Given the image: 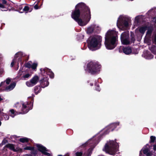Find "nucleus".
<instances>
[{
	"mask_svg": "<svg viewBox=\"0 0 156 156\" xmlns=\"http://www.w3.org/2000/svg\"><path fill=\"white\" fill-rule=\"evenodd\" d=\"M75 9L72 12V18L81 26L86 25L91 19V13L90 8L85 4L80 2L75 6Z\"/></svg>",
	"mask_w": 156,
	"mask_h": 156,
	"instance_id": "nucleus-1",
	"label": "nucleus"
},
{
	"mask_svg": "<svg viewBox=\"0 0 156 156\" xmlns=\"http://www.w3.org/2000/svg\"><path fill=\"white\" fill-rule=\"evenodd\" d=\"M105 44L108 50H112L116 46L118 41L117 32L114 29L109 30L105 35Z\"/></svg>",
	"mask_w": 156,
	"mask_h": 156,
	"instance_id": "nucleus-2",
	"label": "nucleus"
},
{
	"mask_svg": "<svg viewBox=\"0 0 156 156\" xmlns=\"http://www.w3.org/2000/svg\"><path fill=\"white\" fill-rule=\"evenodd\" d=\"M102 37L99 35H95L89 38L87 41L89 49L94 51L99 49L101 46Z\"/></svg>",
	"mask_w": 156,
	"mask_h": 156,
	"instance_id": "nucleus-3",
	"label": "nucleus"
},
{
	"mask_svg": "<svg viewBox=\"0 0 156 156\" xmlns=\"http://www.w3.org/2000/svg\"><path fill=\"white\" fill-rule=\"evenodd\" d=\"M119 145L115 140L107 141L103 150L111 155H114L118 151Z\"/></svg>",
	"mask_w": 156,
	"mask_h": 156,
	"instance_id": "nucleus-4",
	"label": "nucleus"
},
{
	"mask_svg": "<svg viewBox=\"0 0 156 156\" xmlns=\"http://www.w3.org/2000/svg\"><path fill=\"white\" fill-rule=\"evenodd\" d=\"M33 106V101H26L20 103L17 102L14 105V107L19 111V114L27 113L32 108Z\"/></svg>",
	"mask_w": 156,
	"mask_h": 156,
	"instance_id": "nucleus-5",
	"label": "nucleus"
},
{
	"mask_svg": "<svg viewBox=\"0 0 156 156\" xmlns=\"http://www.w3.org/2000/svg\"><path fill=\"white\" fill-rule=\"evenodd\" d=\"M101 136L98 135H96L89 140L86 143L82 145L83 147L87 144L90 145V148L88 150L87 153L84 154L85 156H90L94 148L98 143L100 140Z\"/></svg>",
	"mask_w": 156,
	"mask_h": 156,
	"instance_id": "nucleus-6",
	"label": "nucleus"
},
{
	"mask_svg": "<svg viewBox=\"0 0 156 156\" xmlns=\"http://www.w3.org/2000/svg\"><path fill=\"white\" fill-rule=\"evenodd\" d=\"M101 68V66L98 62L91 61L87 64L85 70L86 72L94 74L98 73Z\"/></svg>",
	"mask_w": 156,
	"mask_h": 156,
	"instance_id": "nucleus-7",
	"label": "nucleus"
},
{
	"mask_svg": "<svg viewBox=\"0 0 156 156\" xmlns=\"http://www.w3.org/2000/svg\"><path fill=\"white\" fill-rule=\"evenodd\" d=\"M130 21V20L129 17L120 16L117 20V26L119 29H125L128 26Z\"/></svg>",
	"mask_w": 156,
	"mask_h": 156,
	"instance_id": "nucleus-8",
	"label": "nucleus"
},
{
	"mask_svg": "<svg viewBox=\"0 0 156 156\" xmlns=\"http://www.w3.org/2000/svg\"><path fill=\"white\" fill-rule=\"evenodd\" d=\"M119 124L120 122L118 121L110 124L104 129L103 131L104 132V134H107L111 131H113Z\"/></svg>",
	"mask_w": 156,
	"mask_h": 156,
	"instance_id": "nucleus-9",
	"label": "nucleus"
},
{
	"mask_svg": "<svg viewBox=\"0 0 156 156\" xmlns=\"http://www.w3.org/2000/svg\"><path fill=\"white\" fill-rule=\"evenodd\" d=\"M120 38L122 43L123 44L127 45L129 44V33L128 31L123 32L121 34Z\"/></svg>",
	"mask_w": 156,
	"mask_h": 156,
	"instance_id": "nucleus-10",
	"label": "nucleus"
},
{
	"mask_svg": "<svg viewBox=\"0 0 156 156\" xmlns=\"http://www.w3.org/2000/svg\"><path fill=\"white\" fill-rule=\"evenodd\" d=\"M100 30V27L98 24H93L89 26L87 28L86 32L88 34H92L94 31H99Z\"/></svg>",
	"mask_w": 156,
	"mask_h": 156,
	"instance_id": "nucleus-11",
	"label": "nucleus"
},
{
	"mask_svg": "<svg viewBox=\"0 0 156 156\" xmlns=\"http://www.w3.org/2000/svg\"><path fill=\"white\" fill-rule=\"evenodd\" d=\"M40 70L44 76H46L48 75L51 78H53L54 77V74L50 69L45 67L43 69H40Z\"/></svg>",
	"mask_w": 156,
	"mask_h": 156,
	"instance_id": "nucleus-12",
	"label": "nucleus"
},
{
	"mask_svg": "<svg viewBox=\"0 0 156 156\" xmlns=\"http://www.w3.org/2000/svg\"><path fill=\"white\" fill-rule=\"evenodd\" d=\"M35 145L37 148L38 150L42 153L48 156H50V154L47 152L48 151L45 147L40 144H36Z\"/></svg>",
	"mask_w": 156,
	"mask_h": 156,
	"instance_id": "nucleus-13",
	"label": "nucleus"
},
{
	"mask_svg": "<svg viewBox=\"0 0 156 156\" xmlns=\"http://www.w3.org/2000/svg\"><path fill=\"white\" fill-rule=\"evenodd\" d=\"M25 56V54L21 51L18 52L15 54L14 58L17 59L18 67H19V63H20L21 64H22V59L21 58Z\"/></svg>",
	"mask_w": 156,
	"mask_h": 156,
	"instance_id": "nucleus-14",
	"label": "nucleus"
},
{
	"mask_svg": "<svg viewBox=\"0 0 156 156\" xmlns=\"http://www.w3.org/2000/svg\"><path fill=\"white\" fill-rule=\"evenodd\" d=\"M48 80V78L47 77L43 78L40 80V84L42 87L44 88L48 85L49 83Z\"/></svg>",
	"mask_w": 156,
	"mask_h": 156,
	"instance_id": "nucleus-15",
	"label": "nucleus"
},
{
	"mask_svg": "<svg viewBox=\"0 0 156 156\" xmlns=\"http://www.w3.org/2000/svg\"><path fill=\"white\" fill-rule=\"evenodd\" d=\"M142 56L147 59H151L153 58V55L147 51H144Z\"/></svg>",
	"mask_w": 156,
	"mask_h": 156,
	"instance_id": "nucleus-16",
	"label": "nucleus"
},
{
	"mask_svg": "<svg viewBox=\"0 0 156 156\" xmlns=\"http://www.w3.org/2000/svg\"><path fill=\"white\" fill-rule=\"evenodd\" d=\"M147 30L145 38L148 39L151 37L152 32L153 30V27H149L148 26V28Z\"/></svg>",
	"mask_w": 156,
	"mask_h": 156,
	"instance_id": "nucleus-17",
	"label": "nucleus"
},
{
	"mask_svg": "<svg viewBox=\"0 0 156 156\" xmlns=\"http://www.w3.org/2000/svg\"><path fill=\"white\" fill-rule=\"evenodd\" d=\"M37 64L36 63L32 64L30 62H28L26 65V66L29 68H32L33 70H35L36 69Z\"/></svg>",
	"mask_w": 156,
	"mask_h": 156,
	"instance_id": "nucleus-18",
	"label": "nucleus"
},
{
	"mask_svg": "<svg viewBox=\"0 0 156 156\" xmlns=\"http://www.w3.org/2000/svg\"><path fill=\"white\" fill-rule=\"evenodd\" d=\"M148 28V26L146 25L143 26L138 28V30L140 33L144 34L145 31Z\"/></svg>",
	"mask_w": 156,
	"mask_h": 156,
	"instance_id": "nucleus-19",
	"label": "nucleus"
},
{
	"mask_svg": "<svg viewBox=\"0 0 156 156\" xmlns=\"http://www.w3.org/2000/svg\"><path fill=\"white\" fill-rule=\"evenodd\" d=\"M143 151L144 154H146L147 153L150 151L149 145L148 144H147L145 146L143 147L142 150L140 151V155L141 154V151Z\"/></svg>",
	"mask_w": 156,
	"mask_h": 156,
	"instance_id": "nucleus-20",
	"label": "nucleus"
},
{
	"mask_svg": "<svg viewBox=\"0 0 156 156\" xmlns=\"http://www.w3.org/2000/svg\"><path fill=\"white\" fill-rule=\"evenodd\" d=\"M16 83L15 82L11 83L9 85L6 87L5 90L7 91H10L13 90L16 86Z\"/></svg>",
	"mask_w": 156,
	"mask_h": 156,
	"instance_id": "nucleus-21",
	"label": "nucleus"
},
{
	"mask_svg": "<svg viewBox=\"0 0 156 156\" xmlns=\"http://www.w3.org/2000/svg\"><path fill=\"white\" fill-rule=\"evenodd\" d=\"M123 52L126 55H129L131 53L132 50L129 47H125L123 48Z\"/></svg>",
	"mask_w": 156,
	"mask_h": 156,
	"instance_id": "nucleus-22",
	"label": "nucleus"
},
{
	"mask_svg": "<svg viewBox=\"0 0 156 156\" xmlns=\"http://www.w3.org/2000/svg\"><path fill=\"white\" fill-rule=\"evenodd\" d=\"M39 79L38 77L37 76H34L31 80L33 84L35 85L38 81Z\"/></svg>",
	"mask_w": 156,
	"mask_h": 156,
	"instance_id": "nucleus-23",
	"label": "nucleus"
},
{
	"mask_svg": "<svg viewBox=\"0 0 156 156\" xmlns=\"http://www.w3.org/2000/svg\"><path fill=\"white\" fill-rule=\"evenodd\" d=\"M9 111L11 112L10 116L12 118L14 117L15 115L17 114H19V112L18 110V112H17L15 111L14 109H12L10 110Z\"/></svg>",
	"mask_w": 156,
	"mask_h": 156,
	"instance_id": "nucleus-24",
	"label": "nucleus"
},
{
	"mask_svg": "<svg viewBox=\"0 0 156 156\" xmlns=\"http://www.w3.org/2000/svg\"><path fill=\"white\" fill-rule=\"evenodd\" d=\"M149 48L150 51L154 54H156V46L151 45L149 46Z\"/></svg>",
	"mask_w": 156,
	"mask_h": 156,
	"instance_id": "nucleus-25",
	"label": "nucleus"
},
{
	"mask_svg": "<svg viewBox=\"0 0 156 156\" xmlns=\"http://www.w3.org/2000/svg\"><path fill=\"white\" fill-rule=\"evenodd\" d=\"M5 147H6L9 148L10 150L13 151H15V147L13 144H6Z\"/></svg>",
	"mask_w": 156,
	"mask_h": 156,
	"instance_id": "nucleus-26",
	"label": "nucleus"
},
{
	"mask_svg": "<svg viewBox=\"0 0 156 156\" xmlns=\"http://www.w3.org/2000/svg\"><path fill=\"white\" fill-rule=\"evenodd\" d=\"M30 140V139L28 138L24 137L20 138L19 140L20 142L24 143L25 142H28Z\"/></svg>",
	"mask_w": 156,
	"mask_h": 156,
	"instance_id": "nucleus-27",
	"label": "nucleus"
},
{
	"mask_svg": "<svg viewBox=\"0 0 156 156\" xmlns=\"http://www.w3.org/2000/svg\"><path fill=\"white\" fill-rule=\"evenodd\" d=\"M41 90V88L39 86H36L34 87V91L36 94L39 93Z\"/></svg>",
	"mask_w": 156,
	"mask_h": 156,
	"instance_id": "nucleus-28",
	"label": "nucleus"
},
{
	"mask_svg": "<svg viewBox=\"0 0 156 156\" xmlns=\"http://www.w3.org/2000/svg\"><path fill=\"white\" fill-rule=\"evenodd\" d=\"M15 64H16L17 66V69H18L19 67H18V66L17 65V59H16L15 58H14L13 59V60L12 62H11V67H12Z\"/></svg>",
	"mask_w": 156,
	"mask_h": 156,
	"instance_id": "nucleus-29",
	"label": "nucleus"
},
{
	"mask_svg": "<svg viewBox=\"0 0 156 156\" xmlns=\"http://www.w3.org/2000/svg\"><path fill=\"white\" fill-rule=\"evenodd\" d=\"M30 76V75L28 73L25 74H24V73L23 74V77H22L21 78L22 80H26Z\"/></svg>",
	"mask_w": 156,
	"mask_h": 156,
	"instance_id": "nucleus-30",
	"label": "nucleus"
},
{
	"mask_svg": "<svg viewBox=\"0 0 156 156\" xmlns=\"http://www.w3.org/2000/svg\"><path fill=\"white\" fill-rule=\"evenodd\" d=\"M23 10L24 11L26 12L27 13L28 12H31L32 11V10H30L29 7L27 6H26L23 9Z\"/></svg>",
	"mask_w": 156,
	"mask_h": 156,
	"instance_id": "nucleus-31",
	"label": "nucleus"
},
{
	"mask_svg": "<svg viewBox=\"0 0 156 156\" xmlns=\"http://www.w3.org/2000/svg\"><path fill=\"white\" fill-rule=\"evenodd\" d=\"M34 149V147L30 146H27L23 148V150H25L32 151Z\"/></svg>",
	"mask_w": 156,
	"mask_h": 156,
	"instance_id": "nucleus-32",
	"label": "nucleus"
},
{
	"mask_svg": "<svg viewBox=\"0 0 156 156\" xmlns=\"http://www.w3.org/2000/svg\"><path fill=\"white\" fill-rule=\"evenodd\" d=\"M0 9L2 11H6L7 10V8L5 7L4 5L1 4H0Z\"/></svg>",
	"mask_w": 156,
	"mask_h": 156,
	"instance_id": "nucleus-33",
	"label": "nucleus"
},
{
	"mask_svg": "<svg viewBox=\"0 0 156 156\" xmlns=\"http://www.w3.org/2000/svg\"><path fill=\"white\" fill-rule=\"evenodd\" d=\"M26 84L28 87H31L34 86L30 80V81L27 82Z\"/></svg>",
	"mask_w": 156,
	"mask_h": 156,
	"instance_id": "nucleus-34",
	"label": "nucleus"
},
{
	"mask_svg": "<svg viewBox=\"0 0 156 156\" xmlns=\"http://www.w3.org/2000/svg\"><path fill=\"white\" fill-rule=\"evenodd\" d=\"M150 140L151 142H154L155 140L156 137L154 136H151L150 137Z\"/></svg>",
	"mask_w": 156,
	"mask_h": 156,
	"instance_id": "nucleus-35",
	"label": "nucleus"
},
{
	"mask_svg": "<svg viewBox=\"0 0 156 156\" xmlns=\"http://www.w3.org/2000/svg\"><path fill=\"white\" fill-rule=\"evenodd\" d=\"M95 90L99 91L100 90L99 85L97 84H95Z\"/></svg>",
	"mask_w": 156,
	"mask_h": 156,
	"instance_id": "nucleus-36",
	"label": "nucleus"
},
{
	"mask_svg": "<svg viewBox=\"0 0 156 156\" xmlns=\"http://www.w3.org/2000/svg\"><path fill=\"white\" fill-rule=\"evenodd\" d=\"M3 115L4 116V119L5 120H8L9 119V116L8 115H6V114H3V115Z\"/></svg>",
	"mask_w": 156,
	"mask_h": 156,
	"instance_id": "nucleus-37",
	"label": "nucleus"
},
{
	"mask_svg": "<svg viewBox=\"0 0 156 156\" xmlns=\"http://www.w3.org/2000/svg\"><path fill=\"white\" fill-rule=\"evenodd\" d=\"M76 156H81L83 154V152L82 151H77L76 153Z\"/></svg>",
	"mask_w": 156,
	"mask_h": 156,
	"instance_id": "nucleus-38",
	"label": "nucleus"
},
{
	"mask_svg": "<svg viewBox=\"0 0 156 156\" xmlns=\"http://www.w3.org/2000/svg\"><path fill=\"white\" fill-rule=\"evenodd\" d=\"M140 17H141L139 16H136L135 18V21L136 23H138L140 21Z\"/></svg>",
	"mask_w": 156,
	"mask_h": 156,
	"instance_id": "nucleus-39",
	"label": "nucleus"
},
{
	"mask_svg": "<svg viewBox=\"0 0 156 156\" xmlns=\"http://www.w3.org/2000/svg\"><path fill=\"white\" fill-rule=\"evenodd\" d=\"M23 74H24L23 72L22 71V70L20 69L18 73V76H19V77H20L22 75H23Z\"/></svg>",
	"mask_w": 156,
	"mask_h": 156,
	"instance_id": "nucleus-40",
	"label": "nucleus"
},
{
	"mask_svg": "<svg viewBox=\"0 0 156 156\" xmlns=\"http://www.w3.org/2000/svg\"><path fill=\"white\" fill-rule=\"evenodd\" d=\"M156 9L155 8L152 9H151L149 11V12H151L152 15L154 13V12H155Z\"/></svg>",
	"mask_w": 156,
	"mask_h": 156,
	"instance_id": "nucleus-41",
	"label": "nucleus"
},
{
	"mask_svg": "<svg viewBox=\"0 0 156 156\" xmlns=\"http://www.w3.org/2000/svg\"><path fill=\"white\" fill-rule=\"evenodd\" d=\"M31 151L32 152L31 154H34V155H35L37 154V151L36 150H35L34 147V149L33 150Z\"/></svg>",
	"mask_w": 156,
	"mask_h": 156,
	"instance_id": "nucleus-42",
	"label": "nucleus"
},
{
	"mask_svg": "<svg viewBox=\"0 0 156 156\" xmlns=\"http://www.w3.org/2000/svg\"><path fill=\"white\" fill-rule=\"evenodd\" d=\"M6 83L7 84H9L11 82V79L8 78L5 80Z\"/></svg>",
	"mask_w": 156,
	"mask_h": 156,
	"instance_id": "nucleus-43",
	"label": "nucleus"
},
{
	"mask_svg": "<svg viewBox=\"0 0 156 156\" xmlns=\"http://www.w3.org/2000/svg\"><path fill=\"white\" fill-rule=\"evenodd\" d=\"M4 70L2 68H0V77L1 75L4 73Z\"/></svg>",
	"mask_w": 156,
	"mask_h": 156,
	"instance_id": "nucleus-44",
	"label": "nucleus"
},
{
	"mask_svg": "<svg viewBox=\"0 0 156 156\" xmlns=\"http://www.w3.org/2000/svg\"><path fill=\"white\" fill-rule=\"evenodd\" d=\"M145 154L147 156H152V154L151 152H150V151Z\"/></svg>",
	"mask_w": 156,
	"mask_h": 156,
	"instance_id": "nucleus-45",
	"label": "nucleus"
},
{
	"mask_svg": "<svg viewBox=\"0 0 156 156\" xmlns=\"http://www.w3.org/2000/svg\"><path fill=\"white\" fill-rule=\"evenodd\" d=\"M7 142H8L7 140L5 139H4L2 142V144H3V145L5 144H6Z\"/></svg>",
	"mask_w": 156,
	"mask_h": 156,
	"instance_id": "nucleus-46",
	"label": "nucleus"
},
{
	"mask_svg": "<svg viewBox=\"0 0 156 156\" xmlns=\"http://www.w3.org/2000/svg\"><path fill=\"white\" fill-rule=\"evenodd\" d=\"M135 41V38L134 37V35H132V38H131V42H134Z\"/></svg>",
	"mask_w": 156,
	"mask_h": 156,
	"instance_id": "nucleus-47",
	"label": "nucleus"
},
{
	"mask_svg": "<svg viewBox=\"0 0 156 156\" xmlns=\"http://www.w3.org/2000/svg\"><path fill=\"white\" fill-rule=\"evenodd\" d=\"M34 8L35 9H38L39 8H38V5H37V4L35 5L34 6Z\"/></svg>",
	"mask_w": 156,
	"mask_h": 156,
	"instance_id": "nucleus-48",
	"label": "nucleus"
},
{
	"mask_svg": "<svg viewBox=\"0 0 156 156\" xmlns=\"http://www.w3.org/2000/svg\"><path fill=\"white\" fill-rule=\"evenodd\" d=\"M153 149H154V151H156V145H154ZM154 155H155V156H156V155L154 154Z\"/></svg>",
	"mask_w": 156,
	"mask_h": 156,
	"instance_id": "nucleus-49",
	"label": "nucleus"
},
{
	"mask_svg": "<svg viewBox=\"0 0 156 156\" xmlns=\"http://www.w3.org/2000/svg\"><path fill=\"white\" fill-rule=\"evenodd\" d=\"M154 41L156 44V35L155 36L154 39Z\"/></svg>",
	"mask_w": 156,
	"mask_h": 156,
	"instance_id": "nucleus-50",
	"label": "nucleus"
},
{
	"mask_svg": "<svg viewBox=\"0 0 156 156\" xmlns=\"http://www.w3.org/2000/svg\"><path fill=\"white\" fill-rule=\"evenodd\" d=\"M2 3H3V4H6V1H5V0H3L2 1Z\"/></svg>",
	"mask_w": 156,
	"mask_h": 156,
	"instance_id": "nucleus-51",
	"label": "nucleus"
},
{
	"mask_svg": "<svg viewBox=\"0 0 156 156\" xmlns=\"http://www.w3.org/2000/svg\"><path fill=\"white\" fill-rule=\"evenodd\" d=\"M3 114H4V113L2 112V111L0 110V115H2Z\"/></svg>",
	"mask_w": 156,
	"mask_h": 156,
	"instance_id": "nucleus-52",
	"label": "nucleus"
},
{
	"mask_svg": "<svg viewBox=\"0 0 156 156\" xmlns=\"http://www.w3.org/2000/svg\"><path fill=\"white\" fill-rule=\"evenodd\" d=\"M4 83V82H1V83H0V87Z\"/></svg>",
	"mask_w": 156,
	"mask_h": 156,
	"instance_id": "nucleus-53",
	"label": "nucleus"
},
{
	"mask_svg": "<svg viewBox=\"0 0 156 156\" xmlns=\"http://www.w3.org/2000/svg\"><path fill=\"white\" fill-rule=\"evenodd\" d=\"M25 156H32L31 154H27L25 155Z\"/></svg>",
	"mask_w": 156,
	"mask_h": 156,
	"instance_id": "nucleus-54",
	"label": "nucleus"
},
{
	"mask_svg": "<svg viewBox=\"0 0 156 156\" xmlns=\"http://www.w3.org/2000/svg\"><path fill=\"white\" fill-rule=\"evenodd\" d=\"M153 21L155 23H156V18H154V20H153Z\"/></svg>",
	"mask_w": 156,
	"mask_h": 156,
	"instance_id": "nucleus-55",
	"label": "nucleus"
},
{
	"mask_svg": "<svg viewBox=\"0 0 156 156\" xmlns=\"http://www.w3.org/2000/svg\"><path fill=\"white\" fill-rule=\"evenodd\" d=\"M3 145V144H2V142L1 144H0V147H2Z\"/></svg>",
	"mask_w": 156,
	"mask_h": 156,
	"instance_id": "nucleus-56",
	"label": "nucleus"
},
{
	"mask_svg": "<svg viewBox=\"0 0 156 156\" xmlns=\"http://www.w3.org/2000/svg\"><path fill=\"white\" fill-rule=\"evenodd\" d=\"M90 85L91 86H93V84L92 83H90Z\"/></svg>",
	"mask_w": 156,
	"mask_h": 156,
	"instance_id": "nucleus-57",
	"label": "nucleus"
},
{
	"mask_svg": "<svg viewBox=\"0 0 156 156\" xmlns=\"http://www.w3.org/2000/svg\"><path fill=\"white\" fill-rule=\"evenodd\" d=\"M2 100L1 97L0 96V101H1Z\"/></svg>",
	"mask_w": 156,
	"mask_h": 156,
	"instance_id": "nucleus-58",
	"label": "nucleus"
},
{
	"mask_svg": "<svg viewBox=\"0 0 156 156\" xmlns=\"http://www.w3.org/2000/svg\"><path fill=\"white\" fill-rule=\"evenodd\" d=\"M34 96V94L32 95V98H33Z\"/></svg>",
	"mask_w": 156,
	"mask_h": 156,
	"instance_id": "nucleus-59",
	"label": "nucleus"
},
{
	"mask_svg": "<svg viewBox=\"0 0 156 156\" xmlns=\"http://www.w3.org/2000/svg\"><path fill=\"white\" fill-rule=\"evenodd\" d=\"M1 124H2V122H1V121H0V126H1Z\"/></svg>",
	"mask_w": 156,
	"mask_h": 156,
	"instance_id": "nucleus-60",
	"label": "nucleus"
},
{
	"mask_svg": "<svg viewBox=\"0 0 156 156\" xmlns=\"http://www.w3.org/2000/svg\"><path fill=\"white\" fill-rule=\"evenodd\" d=\"M98 156H103L102 155H98Z\"/></svg>",
	"mask_w": 156,
	"mask_h": 156,
	"instance_id": "nucleus-61",
	"label": "nucleus"
},
{
	"mask_svg": "<svg viewBox=\"0 0 156 156\" xmlns=\"http://www.w3.org/2000/svg\"><path fill=\"white\" fill-rule=\"evenodd\" d=\"M1 54H0V57H1Z\"/></svg>",
	"mask_w": 156,
	"mask_h": 156,
	"instance_id": "nucleus-62",
	"label": "nucleus"
},
{
	"mask_svg": "<svg viewBox=\"0 0 156 156\" xmlns=\"http://www.w3.org/2000/svg\"><path fill=\"white\" fill-rule=\"evenodd\" d=\"M155 58L156 59V56L155 57Z\"/></svg>",
	"mask_w": 156,
	"mask_h": 156,
	"instance_id": "nucleus-63",
	"label": "nucleus"
},
{
	"mask_svg": "<svg viewBox=\"0 0 156 156\" xmlns=\"http://www.w3.org/2000/svg\"><path fill=\"white\" fill-rule=\"evenodd\" d=\"M33 1H35V0H33Z\"/></svg>",
	"mask_w": 156,
	"mask_h": 156,
	"instance_id": "nucleus-64",
	"label": "nucleus"
}]
</instances>
